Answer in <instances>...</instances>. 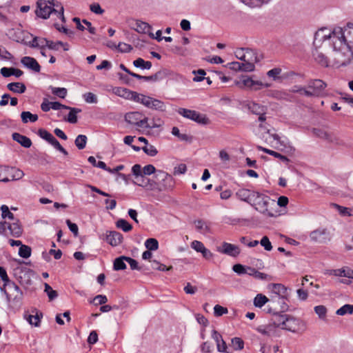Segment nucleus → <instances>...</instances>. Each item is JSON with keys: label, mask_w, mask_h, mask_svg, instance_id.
<instances>
[{"label": "nucleus", "mask_w": 353, "mask_h": 353, "mask_svg": "<svg viewBox=\"0 0 353 353\" xmlns=\"http://www.w3.org/2000/svg\"><path fill=\"white\" fill-rule=\"evenodd\" d=\"M83 98L85 100V101L88 103H97L98 102L97 95H95L92 92H86L83 94Z\"/></svg>", "instance_id": "09e8293b"}, {"label": "nucleus", "mask_w": 353, "mask_h": 353, "mask_svg": "<svg viewBox=\"0 0 353 353\" xmlns=\"http://www.w3.org/2000/svg\"><path fill=\"white\" fill-rule=\"evenodd\" d=\"M7 88L9 90L19 94L24 93L26 90V85L20 82L10 83L7 85Z\"/></svg>", "instance_id": "5701e85b"}, {"label": "nucleus", "mask_w": 353, "mask_h": 353, "mask_svg": "<svg viewBox=\"0 0 353 353\" xmlns=\"http://www.w3.org/2000/svg\"><path fill=\"white\" fill-rule=\"evenodd\" d=\"M52 93L61 99H64L67 95V89L65 88L50 87Z\"/></svg>", "instance_id": "37998d69"}, {"label": "nucleus", "mask_w": 353, "mask_h": 353, "mask_svg": "<svg viewBox=\"0 0 353 353\" xmlns=\"http://www.w3.org/2000/svg\"><path fill=\"white\" fill-rule=\"evenodd\" d=\"M38 134L41 138L46 140L49 143L51 142V140L54 138V137L51 133L44 129H39L38 131Z\"/></svg>", "instance_id": "49530a36"}, {"label": "nucleus", "mask_w": 353, "mask_h": 353, "mask_svg": "<svg viewBox=\"0 0 353 353\" xmlns=\"http://www.w3.org/2000/svg\"><path fill=\"white\" fill-rule=\"evenodd\" d=\"M241 2L250 8L260 7L269 3L271 0H239Z\"/></svg>", "instance_id": "2f4dec72"}, {"label": "nucleus", "mask_w": 353, "mask_h": 353, "mask_svg": "<svg viewBox=\"0 0 353 353\" xmlns=\"http://www.w3.org/2000/svg\"><path fill=\"white\" fill-rule=\"evenodd\" d=\"M21 121L24 123H27L28 122H36L38 120V115L32 114L30 112L24 111L21 114Z\"/></svg>", "instance_id": "7c9ffc66"}, {"label": "nucleus", "mask_w": 353, "mask_h": 353, "mask_svg": "<svg viewBox=\"0 0 353 353\" xmlns=\"http://www.w3.org/2000/svg\"><path fill=\"white\" fill-rule=\"evenodd\" d=\"M248 108L252 113L256 115L266 113L267 110V108L265 106L261 105L254 101L248 103Z\"/></svg>", "instance_id": "4be33fe9"}, {"label": "nucleus", "mask_w": 353, "mask_h": 353, "mask_svg": "<svg viewBox=\"0 0 353 353\" xmlns=\"http://www.w3.org/2000/svg\"><path fill=\"white\" fill-rule=\"evenodd\" d=\"M1 216L3 219H8L10 220H14V214L10 211L8 207L6 205H3L1 207Z\"/></svg>", "instance_id": "de8ad7c7"}, {"label": "nucleus", "mask_w": 353, "mask_h": 353, "mask_svg": "<svg viewBox=\"0 0 353 353\" xmlns=\"http://www.w3.org/2000/svg\"><path fill=\"white\" fill-rule=\"evenodd\" d=\"M268 301L269 299L265 295L259 294L254 299V305L255 307H261L268 302Z\"/></svg>", "instance_id": "58836bf2"}, {"label": "nucleus", "mask_w": 353, "mask_h": 353, "mask_svg": "<svg viewBox=\"0 0 353 353\" xmlns=\"http://www.w3.org/2000/svg\"><path fill=\"white\" fill-rule=\"evenodd\" d=\"M255 65L254 63L248 62V61H243L241 63V71L244 72H252L254 70Z\"/></svg>", "instance_id": "338daca9"}, {"label": "nucleus", "mask_w": 353, "mask_h": 353, "mask_svg": "<svg viewBox=\"0 0 353 353\" xmlns=\"http://www.w3.org/2000/svg\"><path fill=\"white\" fill-rule=\"evenodd\" d=\"M255 191H251L248 189L241 188L237 190L236 192V196L240 200L250 204L253 194H255Z\"/></svg>", "instance_id": "f3484780"}, {"label": "nucleus", "mask_w": 353, "mask_h": 353, "mask_svg": "<svg viewBox=\"0 0 353 353\" xmlns=\"http://www.w3.org/2000/svg\"><path fill=\"white\" fill-rule=\"evenodd\" d=\"M235 85L241 89H250L254 85H261L257 82H254V80L248 76H242L239 79L235 81Z\"/></svg>", "instance_id": "ddd939ff"}, {"label": "nucleus", "mask_w": 353, "mask_h": 353, "mask_svg": "<svg viewBox=\"0 0 353 353\" xmlns=\"http://www.w3.org/2000/svg\"><path fill=\"white\" fill-rule=\"evenodd\" d=\"M8 229L10 234L14 237H19L22 234V228L18 221L13 222L12 223H8Z\"/></svg>", "instance_id": "b1692460"}, {"label": "nucleus", "mask_w": 353, "mask_h": 353, "mask_svg": "<svg viewBox=\"0 0 353 353\" xmlns=\"http://www.w3.org/2000/svg\"><path fill=\"white\" fill-rule=\"evenodd\" d=\"M21 63L26 68L39 72L41 67L37 60L30 57H24L21 59Z\"/></svg>", "instance_id": "2eb2a0df"}, {"label": "nucleus", "mask_w": 353, "mask_h": 353, "mask_svg": "<svg viewBox=\"0 0 353 353\" xmlns=\"http://www.w3.org/2000/svg\"><path fill=\"white\" fill-rule=\"evenodd\" d=\"M193 74L195 75L194 77L193 78V81L200 82L205 79L204 76L205 75L206 73L204 70L199 69L196 71L194 70Z\"/></svg>", "instance_id": "5fc2aeb1"}, {"label": "nucleus", "mask_w": 353, "mask_h": 353, "mask_svg": "<svg viewBox=\"0 0 353 353\" xmlns=\"http://www.w3.org/2000/svg\"><path fill=\"white\" fill-rule=\"evenodd\" d=\"M64 9L63 6L55 0H38L37 2V9L35 13L38 17L46 19L50 17L51 14H56L61 18L62 21H65L63 15Z\"/></svg>", "instance_id": "20e7f679"}, {"label": "nucleus", "mask_w": 353, "mask_h": 353, "mask_svg": "<svg viewBox=\"0 0 353 353\" xmlns=\"http://www.w3.org/2000/svg\"><path fill=\"white\" fill-rule=\"evenodd\" d=\"M112 91L116 95L129 100L132 92V91L121 87H115L113 88Z\"/></svg>", "instance_id": "a878e982"}, {"label": "nucleus", "mask_w": 353, "mask_h": 353, "mask_svg": "<svg viewBox=\"0 0 353 353\" xmlns=\"http://www.w3.org/2000/svg\"><path fill=\"white\" fill-rule=\"evenodd\" d=\"M127 256H120L117 258L114 261V270H123L126 268L125 261H126Z\"/></svg>", "instance_id": "c9c22d12"}, {"label": "nucleus", "mask_w": 353, "mask_h": 353, "mask_svg": "<svg viewBox=\"0 0 353 353\" xmlns=\"http://www.w3.org/2000/svg\"><path fill=\"white\" fill-rule=\"evenodd\" d=\"M168 70L165 69L161 70L156 72L154 74L151 76H141L140 74H132V77L140 79V80H144L145 81H159L164 78H165L168 76Z\"/></svg>", "instance_id": "9b49d317"}, {"label": "nucleus", "mask_w": 353, "mask_h": 353, "mask_svg": "<svg viewBox=\"0 0 353 353\" xmlns=\"http://www.w3.org/2000/svg\"><path fill=\"white\" fill-rule=\"evenodd\" d=\"M117 49L120 52H130L132 50V47L128 43L119 42L117 46Z\"/></svg>", "instance_id": "6e6d98bb"}, {"label": "nucleus", "mask_w": 353, "mask_h": 353, "mask_svg": "<svg viewBox=\"0 0 353 353\" xmlns=\"http://www.w3.org/2000/svg\"><path fill=\"white\" fill-rule=\"evenodd\" d=\"M310 238L314 242L324 243L330 241V234L326 229L319 228L310 234Z\"/></svg>", "instance_id": "9d476101"}, {"label": "nucleus", "mask_w": 353, "mask_h": 353, "mask_svg": "<svg viewBox=\"0 0 353 353\" xmlns=\"http://www.w3.org/2000/svg\"><path fill=\"white\" fill-rule=\"evenodd\" d=\"M217 251L223 254L235 257L240 253L239 248L234 244L224 242L221 248H218Z\"/></svg>", "instance_id": "f8f14e48"}, {"label": "nucleus", "mask_w": 353, "mask_h": 353, "mask_svg": "<svg viewBox=\"0 0 353 353\" xmlns=\"http://www.w3.org/2000/svg\"><path fill=\"white\" fill-rule=\"evenodd\" d=\"M149 97L145 96L143 94L137 93L132 91L130 100H132L135 102L140 103L143 105L146 106Z\"/></svg>", "instance_id": "cd10ccee"}, {"label": "nucleus", "mask_w": 353, "mask_h": 353, "mask_svg": "<svg viewBox=\"0 0 353 353\" xmlns=\"http://www.w3.org/2000/svg\"><path fill=\"white\" fill-rule=\"evenodd\" d=\"M260 243L264 248V249L265 250H267V251L272 250V243L270 241L268 236H263L261 239Z\"/></svg>", "instance_id": "774afa93"}, {"label": "nucleus", "mask_w": 353, "mask_h": 353, "mask_svg": "<svg viewBox=\"0 0 353 353\" xmlns=\"http://www.w3.org/2000/svg\"><path fill=\"white\" fill-rule=\"evenodd\" d=\"M313 57L315 61L322 66L327 67L328 65L327 58L323 53L316 50L313 52Z\"/></svg>", "instance_id": "473e14b6"}, {"label": "nucleus", "mask_w": 353, "mask_h": 353, "mask_svg": "<svg viewBox=\"0 0 353 353\" xmlns=\"http://www.w3.org/2000/svg\"><path fill=\"white\" fill-rule=\"evenodd\" d=\"M327 41L332 48V63L336 67L345 66L353 59V24L335 27L328 34L320 30L314 34V43Z\"/></svg>", "instance_id": "f257e3e1"}, {"label": "nucleus", "mask_w": 353, "mask_h": 353, "mask_svg": "<svg viewBox=\"0 0 353 353\" xmlns=\"http://www.w3.org/2000/svg\"><path fill=\"white\" fill-rule=\"evenodd\" d=\"M125 120L130 124L135 125L138 127H149L148 123V119L145 117L143 118L141 113L139 112H128L125 115Z\"/></svg>", "instance_id": "1a4fd4ad"}, {"label": "nucleus", "mask_w": 353, "mask_h": 353, "mask_svg": "<svg viewBox=\"0 0 353 353\" xmlns=\"http://www.w3.org/2000/svg\"><path fill=\"white\" fill-rule=\"evenodd\" d=\"M145 107L161 112H164L166 110V105L163 101L150 97L148 98Z\"/></svg>", "instance_id": "4468645a"}, {"label": "nucleus", "mask_w": 353, "mask_h": 353, "mask_svg": "<svg viewBox=\"0 0 353 353\" xmlns=\"http://www.w3.org/2000/svg\"><path fill=\"white\" fill-rule=\"evenodd\" d=\"M327 274L336 276H344L349 279H353V270L347 267L336 270H330L327 271Z\"/></svg>", "instance_id": "a211bd4d"}, {"label": "nucleus", "mask_w": 353, "mask_h": 353, "mask_svg": "<svg viewBox=\"0 0 353 353\" xmlns=\"http://www.w3.org/2000/svg\"><path fill=\"white\" fill-rule=\"evenodd\" d=\"M133 65L136 68L141 69L149 70L152 67V63L150 61H145L142 58H138L133 61Z\"/></svg>", "instance_id": "72a5a7b5"}, {"label": "nucleus", "mask_w": 353, "mask_h": 353, "mask_svg": "<svg viewBox=\"0 0 353 353\" xmlns=\"http://www.w3.org/2000/svg\"><path fill=\"white\" fill-rule=\"evenodd\" d=\"M313 133L316 137H317L321 139H324L325 141L327 140V138H328V136L330 134V132L325 131L322 129H319V128H314Z\"/></svg>", "instance_id": "3c124183"}, {"label": "nucleus", "mask_w": 353, "mask_h": 353, "mask_svg": "<svg viewBox=\"0 0 353 353\" xmlns=\"http://www.w3.org/2000/svg\"><path fill=\"white\" fill-rule=\"evenodd\" d=\"M26 319L28 323L36 327H38L40 323V316L37 314L36 315L28 314L25 316Z\"/></svg>", "instance_id": "a18cd8bd"}, {"label": "nucleus", "mask_w": 353, "mask_h": 353, "mask_svg": "<svg viewBox=\"0 0 353 353\" xmlns=\"http://www.w3.org/2000/svg\"><path fill=\"white\" fill-rule=\"evenodd\" d=\"M274 325L292 332H303L306 329L305 323L301 319L292 315L274 313Z\"/></svg>", "instance_id": "f03ea898"}, {"label": "nucleus", "mask_w": 353, "mask_h": 353, "mask_svg": "<svg viewBox=\"0 0 353 353\" xmlns=\"http://www.w3.org/2000/svg\"><path fill=\"white\" fill-rule=\"evenodd\" d=\"M12 139L19 143L21 146L29 148L31 147L32 143L30 138L18 132H14L12 134Z\"/></svg>", "instance_id": "6ab92c4d"}, {"label": "nucleus", "mask_w": 353, "mask_h": 353, "mask_svg": "<svg viewBox=\"0 0 353 353\" xmlns=\"http://www.w3.org/2000/svg\"><path fill=\"white\" fill-rule=\"evenodd\" d=\"M156 179V188L159 191H170L172 190L175 185L174 178L168 173L158 170L154 175Z\"/></svg>", "instance_id": "39448f33"}, {"label": "nucleus", "mask_w": 353, "mask_h": 353, "mask_svg": "<svg viewBox=\"0 0 353 353\" xmlns=\"http://www.w3.org/2000/svg\"><path fill=\"white\" fill-rule=\"evenodd\" d=\"M0 72L1 75L4 77H9L13 75L19 78L23 74L22 70L15 68L3 67L1 69Z\"/></svg>", "instance_id": "412c9836"}, {"label": "nucleus", "mask_w": 353, "mask_h": 353, "mask_svg": "<svg viewBox=\"0 0 353 353\" xmlns=\"http://www.w3.org/2000/svg\"><path fill=\"white\" fill-rule=\"evenodd\" d=\"M314 312L321 319H324L326 316L327 309L324 305H317L314 307Z\"/></svg>", "instance_id": "864d4df0"}, {"label": "nucleus", "mask_w": 353, "mask_h": 353, "mask_svg": "<svg viewBox=\"0 0 353 353\" xmlns=\"http://www.w3.org/2000/svg\"><path fill=\"white\" fill-rule=\"evenodd\" d=\"M260 60L261 57L257 54V53L254 50L246 48L245 58L244 61H248L255 63L260 61Z\"/></svg>", "instance_id": "393cba45"}, {"label": "nucleus", "mask_w": 353, "mask_h": 353, "mask_svg": "<svg viewBox=\"0 0 353 353\" xmlns=\"http://www.w3.org/2000/svg\"><path fill=\"white\" fill-rule=\"evenodd\" d=\"M274 327H275V326L269 325L263 328L259 327L257 329V330L262 334L271 336H272V333H273Z\"/></svg>", "instance_id": "bf43d9fd"}, {"label": "nucleus", "mask_w": 353, "mask_h": 353, "mask_svg": "<svg viewBox=\"0 0 353 353\" xmlns=\"http://www.w3.org/2000/svg\"><path fill=\"white\" fill-rule=\"evenodd\" d=\"M55 149L63 153L64 155L67 156L68 154V152L66 151V150L61 146V145L59 143V142L54 137L52 140H51V142L50 143Z\"/></svg>", "instance_id": "13d9d810"}, {"label": "nucleus", "mask_w": 353, "mask_h": 353, "mask_svg": "<svg viewBox=\"0 0 353 353\" xmlns=\"http://www.w3.org/2000/svg\"><path fill=\"white\" fill-rule=\"evenodd\" d=\"M248 274L250 276H252L257 279L268 280L270 278V276L268 274L259 272L255 268L248 267Z\"/></svg>", "instance_id": "bb28decb"}, {"label": "nucleus", "mask_w": 353, "mask_h": 353, "mask_svg": "<svg viewBox=\"0 0 353 353\" xmlns=\"http://www.w3.org/2000/svg\"><path fill=\"white\" fill-rule=\"evenodd\" d=\"M232 345L235 350H242L244 347L243 341L239 337H234L232 339Z\"/></svg>", "instance_id": "603ef678"}, {"label": "nucleus", "mask_w": 353, "mask_h": 353, "mask_svg": "<svg viewBox=\"0 0 353 353\" xmlns=\"http://www.w3.org/2000/svg\"><path fill=\"white\" fill-rule=\"evenodd\" d=\"M67 110H70L68 116V121L70 123H76L77 122V114L81 112V109L69 107Z\"/></svg>", "instance_id": "e433bc0d"}, {"label": "nucleus", "mask_w": 353, "mask_h": 353, "mask_svg": "<svg viewBox=\"0 0 353 353\" xmlns=\"http://www.w3.org/2000/svg\"><path fill=\"white\" fill-rule=\"evenodd\" d=\"M48 43V39L35 37L32 41L29 43V46L32 48H40L43 49L45 46H47Z\"/></svg>", "instance_id": "c85d7f7f"}, {"label": "nucleus", "mask_w": 353, "mask_h": 353, "mask_svg": "<svg viewBox=\"0 0 353 353\" xmlns=\"http://www.w3.org/2000/svg\"><path fill=\"white\" fill-rule=\"evenodd\" d=\"M177 112L183 117L194 121L199 124H208L209 123L208 118L199 112L186 108H180Z\"/></svg>", "instance_id": "0eeeda50"}, {"label": "nucleus", "mask_w": 353, "mask_h": 353, "mask_svg": "<svg viewBox=\"0 0 353 353\" xmlns=\"http://www.w3.org/2000/svg\"><path fill=\"white\" fill-rule=\"evenodd\" d=\"M191 248L197 252H201L205 248L204 244L202 242L196 240L193 241L191 243Z\"/></svg>", "instance_id": "0e129e2a"}, {"label": "nucleus", "mask_w": 353, "mask_h": 353, "mask_svg": "<svg viewBox=\"0 0 353 353\" xmlns=\"http://www.w3.org/2000/svg\"><path fill=\"white\" fill-rule=\"evenodd\" d=\"M150 181L149 179L145 177L143 175H141L139 177L136 178V181L134 183L137 185L145 188L148 185Z\"/></svg>", "instance_id": "4d7b16f0"}, {"label": "nucleus", "mask_w": 353, "mask_h": 353, "mask_svg": "<svg viewBox=\"0 0 353 353\" xmlns=\"http://www.w3.org/2000/svg\"><path fill=\"white\" fill-rule=\"evenodd\" d=\"M117 226L123 231L128 232L132 229V226L125 219H119L117 222Z\"/></svg>", "instance_id": "a19ab883"}, {"label": "nucleus", "mask_w": 353, "mask_h": 353, "mask_svg": "<svg viewBox=\"0 0 353 353\" xmlns=\"http://www.w3.org/2000/svg\"><path fill=\"white\" fill-rule=\"evenodd\" d=\"M122 234L116 231L110 232L106 236V241L112 246H117L122 242Z\"/></svg>", "instance_id": "aec40b11"}, {"label": "nucleus", "mask_w": 353, "mask_h": 353, "mask_svg": "<svg viewBox=\"0 0 353 353\" xmlns=\"http://www.w3.org/2000/svg\"><path fill=\"white\" fill-rule=\"evenodd\" d=\"M194 223L196 230L202 234H206L210 231V228L207 223L202 219L196 220Z\"/></svg>", "instance_id": "c756f323"}, {"label": "nucleus", "mask_w": 353, "mask_h": 353, "mask_svg": "<svg viewBox=\"0 0 353 353\" xmlns=\"http://www.w3.org/2000/svg\"><path fill=\"white\" fill-rule=\"evenodd\" d=\"M228 310L220 305H216L214 307V313L216 316H221L223 314H227Z\"/></svg>", "instance_id": "680f3d73"}, {"label": "nucleus", "mask_w": 353, "mask_h": 353, "mask_svg": "<svg viewBox=\"0 0 353 353\" xmlns=\"http://www.w3.org/2000/svg\"><path fill=\"white\" fill-rule=\"evenodd\" d=\"M232 270L234 272H235L236 273H237L239 274H248V268H245V266H243L241 264L234 265L232 267Z\"/></svg>", "instance_id": "69168bd1"}, {"label": "nucleus", "mask_w": 353, "mask_h": 353, "mask_svg": "<svg viewBox=\"0 0 353 353\" xmlns=\"http://www.w3.org/2000/svg\"><path fill=\"white\" fill-rule=\"evenodd\" d=\"M145 246L148 250L154 251L159 248V242L156 239L150 238L145 241Z\"/></svg>", "instance_id": "ea45409f"}, {"label": "nucleus", "mask_w": 353, "mask_h": 353, "mask_svg": "<svg viewBox=\"0 0 353 353\" xmlns=\"http://www.w3.org/2000/svg\"><path fill=\"white\" fill-rule=\"evenodd\" d=\"M250 205L256 211L268 216L273 217L277 214V211L275 210L276 208V201L269 196L259 192L253 194Z\"/></svg>", "instance_id": "7ed1b4c3"}, {"label": "nucleus", "mask_w": 353, "mask_h": 353, "mask_svg": "<svg viewBox=\"0 0 353 353\" xmlns=\"http://www.w3.org/2000/svg\"><path fill=\"white\" fill-rule=\"evenodd\" d=\"M143 152L150 157H154L158 153L157 150L154 145H145L143 148Z\"/></svg>", "instance_id": "052dcab7"}, {"label": "nucleus", "mask_w": 353, "mask_h": 353, "mask_svg": "<svg viewBox=\"0 0 353 353\" xmlns=\"http://www.w3.org/2000/svg\"><path fill=\"white\" fill-rule=\"evenodd\" d=\"M326 83L321 79H314L308 83L307 88H301L296 92L307 97L319 96L326 88Z\"/></svg>", "instance_id": "423d86ee"}, {"label": "nucleus", "mask_w": 353, "mask_h": 353, "mask_svg": "<svg viewBox=\"0 0 353 353\" xmlns=\"http://www.w3.org/2000/svg\"><path fill=\"white\" fill-rule=\"evenodd\" d=\"M4 287L8 288V292L4 290L8 302H11L12 300L13 301H19L21 299L22 292L14 282L9 280L8 282L4 283Z\"/></svg>", "instance_id": "6e6552de"}, {"label": "nucleus", "mask_w": 353, "mask_h": 353, "mask_svg": "<svg viewBox=\"0 0 353 353\" xmlns=\"http://www.w3.org/2000/svg\"><path fill=\"white\" fill-rule=\"evenodd\" d=\"M336 314L340 316H343L346 314H352L353 313V305L345 304L339 309H338L336 312Z\"/></svg>", "instance_id": "79ce46f5"}, {"label": "nucleus", "mask_w": 353, "mask_h": 353, "mask_svg": "<svg viewBox=\"0 0 353 353\" xmlns=\"http://www.w3.org/2000/svg\"><path fill=\"white\" fill-rule=\"evenodd\" d=\"M269 290L279 297H286L287 288L281 283H272L268 285Z\"/></svg>", "instance_id": "dca6fc26"}, {"label": "nucleus", "mask_w": 353, "mask_h": 353, "mask_svg": "<svg viewBox=\"0 0 353 353\" xmlns=\"http://www.w3.org/2000/svg\"><path fill=\"white\" fill-rule=\"evenodd\" d=\"M45 292L47 293L50 301H52L58 296L57 291L54 290L50 285L45 283Z\"/></svg>", "instance_id": "8fccbe9b"}, {"label": "nucleus", "mask_w": 353, "mask_h": 353, "mask_svg": "<svg viewBox=\"0 0 353 353\" xmlns=\"http://www.w3.org/2000/svg\"><path fill=\"white\" fill-rule=\"evenodd\" d=\"M88 138L85 135L79 134L78 135L74 141V144L79 150H83L85 148Z\"/></svg>", "instance_id": "4c0bfd02"}, {"label": "nucleus", "mask_w": 353, "mask_h": 353, "mask_svg": "<svg viewBox=\"0 0 353 353\" xmlns=\"http://www.w3.org/2000/svg\"><path fill=\"white\" fill-rule=\"evenodd\" d=\"M172 134L177 137L181 141H188L189 139L188 135L185 134H181L179 128L177 127H173L172 129Z\"/></svg>", "instance_id": "e2e57ef3"}, {"label": "nucleus", "mask_w": 353, "mask_h": 353, "mask_svg": "<svg viewBox=\"0 0 353 353\" xmlns=\"http://www.w3.org/2000/svg\"><path fill=\"white\" fill-rule=\"evenodd\" d=\"M19 255L24 259H27L31 255V248L25 245H21L19 250Z\"/></svg>", "instance_id": "c03bdc74"}, {"label": "nucleus", "mask_w": 353, "mask_h": 353, "mask_svg": "<svg viewBox=\"0 0 353 353\" xmlns=\"http://www.w3.org/2000/svg\"><path fill=\"white\" fill-rule=\"evenodd\" d=\"M327 141L336 145H344L345 141L339 135L330 132Z\"/></svg>", "instance_id": "f704fd0d"}]
</instances>
